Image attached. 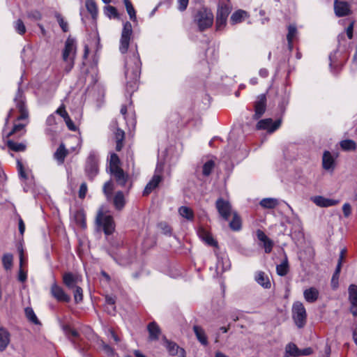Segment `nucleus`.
<instances>
[{
  "label": "nucleus",
  "mask_w": 357,
  "mask_h": 357,
  "mask_svg": "<svg viewBox=\"0 0 357 357\" xmlns=\"http://www.w3.org/2000/svg\"><path fill=\"white\" fill-rule=\"evenodd\" d=\"M255 281L265 289H269L271 286L269 278L267 274L263 271H257L255 275Z\"/></svg>",
  "instance_id": "nucleus-23"
},
{
  "label": "nucleus",
  "mask_w": 357,
  "mask_h": 357,
  "mask_svg": "<svg viewBox=\"0 0 357 357\" xmlns=\"http://www.w3.org/2000/svg\"><path fill=\"white\" fill-rule=\"evenodd\" d=\"M113 203L115 208L118 210H121L126 204L125 195L121 191L116 192L114 198Z\"/></svg>",
  "instance_id": "nucleus-30"
},
{
  "label": "nucleus",
  "mask_w": 357,
  "mask_h": 357,
  "mask_svg": "<svg viewBox=\"0 0 357 357\" xmlns=\"http://www.w3.org/2000/svg\"><path fill=\"white\" fill-rule=\"evenodd\" d=\"M106 334L109 338H112L116 343L120 342V338L115 334L112 328H108L106 331Z\"/></svg>",
  "instance_id": "nucleus-59"
},
{
  "label": "nucleus",
  "mask_w": 357,
  "mask_h": 357,
  "mask_svg": "<svg viewBox=\"0 0 357 357\" xmlns=\"http://www.w3.org/2000/svg\"><path fill=\"white\" fill-rule=\"evenodd\" d=\"M193 331L198 341L204 346L207 345L208 339L205 331L199 326H194Z\"/></svg>",
  "instance_id": "nucleus-29"
},
{
  "label": "nucleus",
  "mask_w": 357,
  "mask_h": 357,
  "mask_svg": "<svg viewBox=\"0 0 357 357\" xmlns=\"http://www.w3.org/2000/svg\"><path fill=\"white\" fill-rule=\"evenodd\" d=\"M215 167V162L212 160L206 161L202 167V174L205 176H208L211 174L212 170Z\"/></svg>",
  "instance_id": "nucleus-43"
},
{
  "label": "nucleus",
  "mask_w": 357,
  "mask_h": 357,
  "mask_svg": "<svg viewBox=\"0 0 357 357\" xmlns=\"http://www.w3.org/2000/svg\"><path fill=\"white\" fill-rule=\"evenodd\" d=\"M71 219L77 227H86V218L83 210L80 209L74 211L72 213Z\"/></svg>",
  "instance_id": "nucleus-21"
},
{
  "label": "nucleus",
  "mask_w": 357,
  "mask_h": 357,
  "mask_svg": "<svg viewBox=\"0 0 357 357\" xmlns=\"http://www.w3.org/2000/svg\"><path fill=\"white\" fill-rule=\"evenodd\" d=\"M63 331L66 335H67L69 338H70L71 341L74 342V340L77 338L79 337L78 332L72 328L68 325H64L63 326Z\"/></svg>",
  "instance_id": "nucleus-39"
},
{
  "label": "nucleus",
  "mask_w": 357,
  "mask_h": 357,
  "mask_svg": "<svg viewBox=\"0 0 357 357\" xmlns=\"http://www.w3.org/2000/svg\"><path fill=\"white\" fill-rule=\"evenodd\" d=\"M26 126V123H18L15 124L13 129L7 134V137H10L11 135L17 133V132L22 131L20 135H23L25 132L24 128Z\"/></svg>",
  "instance_id": "nucleus-52"
},
{
  "label": "nucleus",
  "mask_w": 357,
  "mask_h": 357,
  "mask_svg": "<svg viewBox=\"0 0 357 357\" xmlns=\"http://www.w3.org/2000/svg\"><path fill=\"white\" fill-rule=\"evenodd\" d=\"M214 20L213 14L210 9L203 8L198 10L195 16L194 22L199 31H204L211 26Z\"/></svg>",
  "instance_id": "nucleus-3"
},
{
  "label": "nucleus",
  "mask_w": 357,
  "mask_h": 357,
  "mask_svg": "<svg viewBox=\"0 0 357 357\" xmlns=\"http://www.w3.org/2000/svg\"><path fill=\"white\" fill-rule=\"evenodd\" d=\"M289 271V266L287 259L286 258L280 264L276 266L277 273L280 276H284L287 274Z\"/></svg>",
  "instance_id": "nucleus-41"
},
{
  "label": "nucleus",
  "mask_w": 357,
  "mask_h": 357,
  "mask_svg": "<svg viewBox=\"0 0 357 357\" xmlns=\"http://www.w3.org/2000/svg\"><path fill=\"white\" fill-rule=\"evenodd\" d=\"M166 348L172 356H178V357H185V351L180 348L176 343L167 341Z\"/></svg>",
  "instance_id": "nucleus-22"
},
{
  "label": "nucleus",
  "mask_w": 357,
  "mask_h": 357,
  "mask_svg": "<svg viewBox=\"0 0 357 357\" xmlns=\"http://www.w3.org/2000/svg\"><path fill=\"white\" fill-rule=\"evenodd\" d=\"M7 145L8 148L14 151H24L26 149V145L22 143L15 142L12 140H8Z\"/></svg>",
  "instance_id": "nucleus-44"
},
{
  "label": "nucleus",
  "mask_w": 357,
  "mask_h": 357,
  "mask_svg": "<svg viewBox=\"0 0 357 357\" xmlns=\"http://www.w3.org/2000/svg\"><path fill=\"white\" fill-rule=\"evenodd\" d=\"M263 243L265 252L266 253H270L272 250L273 245V241L268 238L265 241H263Z\"/></svg>",
  "instance_id": "nucleus-60"
},
{
  "label": "nucleus",
  "mask_w": 357,
  "mask_h": 357,
  "mask_svg": "<svg viewBox=\"0 0 357 357\" xmlns=\"http://www.w3.org/2000/svg\"><path fill=\"white\" fill-rule=\"evenodd\" d=\"M24 312L26 317L27 319L31 323L38 325L40 324V321H38L35 312H33L31 307H27L24 309Z\"/></svg>",
  "instance_id": "nucleus-40"
},
{
  "label": "nucleus",
  "mask_w": 357,
  "mask_h": 357,
  "mask_svg": "<svg viewBox=\"0 0 357 357\" xmlns=\"http://www.w3.org/2000/svg\"><path fill=\"white\" fill-rule=\"evenodd\" d=\"M233 218L231 221L229 222L230 228L234 231H239L241 229V220L239 215L236 212H234L231 214Z\"/></svg>",
  "instance_id": "nucleus-36"
},
{
  "label": "nucleus",
  "mask_w": 357,
  "mask_h": 357,
  "mask_svg": "<svg viewBox=\"0 0 357 357\" xmlns=\"http://www.w3.org/2000/svg\"><path fill=\"white\" fill-rule=\"evenodd\" d=\"M197 235L200 239L211 246H217V242L213 239L211 234L205 229L200 227L197 230Z\"/></svg>",
  "instance_id": "nucleus-20"
},
{
  "label": "nucleus",
  "mask_w": 357,
  "mask_h": 357,
  "mask_svg": "<svg viewBox=\"0 0 357 357\" xmlns=\"http://www.w3.org/2000/svg\"><path fill=\"white\" fill-rule=\"evenodd\" d=\"M341 148L344 151L355 150L356 145L354 141L351 139H345L340 142Z\"/></svg>",
  "instance_id": "nucleus-47"
},
{
  "label": "nucleus",
  "mask_w": 357,
  "mask_h": 357,
  "mask_svg": "<svg viewBox=\"0 0 357 357\" xmlns=\"http://www.w3.org/2000/svg\"><path fill=\"white\" fill-rule=\"evenodd\" d=\"M349 301L351 303V312L357 317V286L351 284L349 287Z\"/></svg>",
  "instance_id": "nucleus-18"
},
{
  "label": "nucleus",
  "mask_w": 357,
  "mask_h": 357,
  "mask_svg": "<svg viewBox=\"0 0 357 357\" xmlns=\"http://www.w3.org/2000/svg\"><path fill=\"white\" fill-rule=\"evenodd\" d=\"M87 192V186L85 183L81 184L79 190V197L81 199H84Z\"/></svg>",
  "instance_id": "nucleus-61"
},
{
  "label": "nucleus",
  "mask_w": 357,
  "mask_h": 357,
  "mask_svg": "<svg viewBox=\"0 0 357 357\" xmlns=\"http://www.w3.org/2000/svg\"><path fill=\"white\" fill-rule=\"evenodd\" d=\"M266 98L264 94L258 96L257 100L255 105V115L254 118L259 119L266 110Z\"/></svg>",
  "instance_id": "nucleus-14"
},
{
  "label": "nucleus",
  "mask_w": 357,
  "mask_h": 357,
  "mask_svg": "<svg viewBox=\"0 0 357 357\" xmlns=\"http://www.w3.org/2000/svg\"><path fill=\"white\" fill-rule=\"evenodd\" d=\"M85 4L87 10L90 13L92 17L96 18L98 15V8L96 2L93 0H86Z\"/></svg>",
  "instance_id": "nucleus-38"
},
{
  "label": "nucleus",
  "mask_w": 357,
  "mask_h": 357,
  "mask_svg": "<svg viewBox=\"0 0 357 357\" xmlns=\"http://www.w3.org/2000/svg\"><path fill=\"white\" fill-rule=\"evenodd\" d=\"M158 168L156 169V173L153 175L151 180L146 184L144 191L143 195L147 196L149 195L154 189H155L160 181H162V177L160 174L157 173Z\"/></svg>",
  "instance_id": "nucleus-16"
},
{
  "label": "nucleus",
  "mask_w": 357,
  "mask_h": 357,
  "mask_svg": "<svg viewBox=\"0 0 357 357\" xmlns=\"http://www.w3.org/2000/svg\"><path fill=\"white\" fill-rule=\"evenodd\" d=\"M77 45L73 38H68L63 51V59L66 62L65 70L68 73L74 66Z\"/></svg>",
  "instance_id": "nucleus-2"
},
{
  "label": "nucleus",
  "mask_w": 357,
  "mask_h": 357,
  "mask_svg": "<svg viewBox=\"0 0 357 357\" xmlns=\"http://www.w3.org/2000/svg\"><path fill=\"white\" fill-rule=\"evenodd\" d=\"M104 13L106 16L109 18H116L118 17L117 10L115 7L112 6H107L105 7Z\"/></svg>",
  "instance_id": "nucleus-51"
},
{
  "label": "nucleus",
  "mask_w": 357,
  "mask_h": 357,
  "mask_svg": "<svg viewBox=\"0 0 357 357\" xmlns=\"http://www.w3.org/2000/svg\"><path fill=\"white\" fill-rule=\"evenodd\" d=\"M292 317L296 325L298 328L304 326L306 322V310L303 304L300 301H296L292 306Z\"/></svg>",
  "instance_id": "nucleus-5"
},
{
  "label": "nucleus",
  "mask_w": 357,
  "mask_h": 357,
  "mask_svg": "<svg viewBox=\"0 0 357 357\" xmlns=\"http://www.w3.org/2000/svg\"><path fill=\"white\" fill-rule=\"evenodd\" d=\"M110 172L114 176L119 185L124 186L126 185L128 180V176L125 174L121 168L110 171Z\"/></svg>",
  "instance_id": "nucleus-28"
},
{
  "label": "nucleus",
  "mask_w": 357,
  "mask_h": 357,
  "mask_svg": "<svg viewBox=\"0 0 357 357\" xmlns=\"http://www.w3.org/2000/svg\"><path fill=\"white\" fill-rule=\"evenodd\" d=\"M13 257L11 254L6 253L3 256L2 263L5 269L8 270L12 267Z\"/></svg>",
  "instance_id": "nucleus-48"
},
{
  "label": "nucleus",
  "mask_w": 357,
  "mask_h": 357,
  "mask_svg": "<svg viewBox=\"0 0 357 357\" xmlns=\"http://www.w3.org/2000/svg\"><path fill=\"white\" fill-rule=\"evenodd\" d=\"M113 191V184L112 181H107L104 184L103 186V192L107 197V199H110L112 197V193Z\"/></svg>",
  "instance_id": "nucleus-53"
},
{
  "label": "nucleus",
  "mask_w": 357,
  "mask_h": 357,
  "mask_svg": "<svg viewBox=\"0 0 357 357\" xmlns=\"http://www.w3.org/2000/svg\"><path fill=\"white\" fill-rule=\"evenodd\" d=\"M126 11L130 17V19L133 21H137V16L135 10L130 0H123Z\"/></svg>",
  "instance_id": "nucleus-37"
},
{
  "label": "nucleus",
  "mask_w": 357,
  "mask_h": 357,
  "mask_svg": "<svg viewBox=\"0 0 357 357\" xmlns=\"http://www.w3.org/2000/svg\"><path fill=\"white\" fill-rule=\"evenodd\" d=\"M127 113V107L123 105L121 108V114L123 116L124 119L126 121V123L131 127H134L135 126L136 121L133 114H131L129 118H128L126 115Z\"/></svg>",
  "instance_id": "nucleus-42"
},
{
  "label": "nucleus",
  "mask_w": 357,
  "mask_h": 357,
  "mask_svg": "<svg viewBox=\"0 0 357 357\" xmlns=\"http://www.w3.org/2000/svg\"><path fill=\"white\" fill-rule=\"evenodd\" d=\"M22 263H23V250H22V249H21V250H20V271H19L18 280L20 282H24L26 280L27 275H26V273L25 271H24L22 268Z\"/></svg>",
  "instance_id": "nucleus-45"
},
{
  "label": "nucleus",
  "mask_w": 357,
  "mask_h": 357,
  "mask_svg": "<svg viewBox=\"0 0 357 357\" xmlns=\"http://www.w3.org/2000/svg\"><path fill=\"white\" fill-rule=\"evenodd\" d=\"M158 227L165 234H171V228L165 222H161L158 225Z\"/></svg>",
  "instance_id": "nucleus-62"
},
{
  "label": "nucleus",
  "mask_w": 357,
  "mask_h": 357,
  "mask_svg": "<svg viewBox=\"0 0 357 357\" xmlns=\"http://www.w3.org/2000/svg\"><path fill=\"white\" fill-rule=\"evenodd\" d=\"M227 18L220 17L216 16V29L217 30H221L223 29L227 23Z\"/></svg>",
  "instance_id": "nucleus-58"
},
{
  "label": "nucleus",
  "mask_w": 357,
  "mask_h": 357,
  "mask_svg": "<svg viewBox=\"0 0 357 357\" xmlns=\"http://www.w3.org/2000/svg\"><path fill=\"white\" fill-rule=\"evenodd\" d=\"M132 33V28L131 24L129 22H125L121 32L119 45V50L122 54L128 51Z\"/></svg>",
  "instance_id": "nucleus-7"
},
{
  "label": "nucleus",
  "mask_w": 357,
  "mask_h": 357,
  "mask_svg": "<svg viewBox=\"0 0 357 357\" xmlns=\"http://www.w3.org/2000/svg\"><path fill=\"white\" fill-rule=\"evenodd\" d=\"M119 158L118 155L116 153H112L110 156V161H109V170H115L117 169H119Z\"/></svg>",
  "instance_id": "nucleus-50"
},
{
  "label": "nucleus",
  "mask_w": 357,
  "mask_h": 357,
  "mask_svg": "<svg viewBox=\"0 0 357 357\" xmlns=\"http://www.w3.org/2000/svg\"><path fill=\"white\" fill-rule=\"evenodd\" d=\"M259 204L264 208L273 209L279 204V202L275 198H264L260 201Z\"/></svg>",
  "instance_id": "nucleus-33"
},
{
  "label": "nucleus",
  "mask_w": 357,
  "mask_h": 357,
  "mask_svg": "<svg viewBox=\"0 0 357 357\" xmlns=\"http://www.w3.org/2000/svg\"><path fill=\"white\" fill-rule=\"evenodd\" d=\"M334 10L337 17H342L349 14L350 7L348 3L335 0L334 2Z\"/></svg>",
  "instance_id": "nucleus-15"
},
{
  "label": "nucleus",
  "mask_w": 357,
  "mask_h": 357,
  "mask_svg": "<svg viewBox=\"0 0 357 357\" xmlns=\"http://www.w3.org/2000/svg\"><path fill=\"white\" fill-rule=\"evenodd\" d=\"M50 291L52 296L58 301L68 302L70 300V296L55 282L52 284Z\"/></svg>",
  "instance_id": "nucleus-12"
},
{
  "label": "nucleus",
  "mask_w": 357,
  "mask_h": 357,
  "mask_svg": "<svg viewBox=\"0 0 357 357\" xmlns=\"http://www.w3.org/2000/svg\"><path fill=\"white\" fill-rule=\"evenodd\" d=\"M66 154L67 151L66 150L65 146L61 144L54 153V156L59 164H62L64 161Z\"/></svg>",
  "instance_id": "nucleus-35"
},
{
  "label": "nucleus",
  "mask_w": 357,
  "mask_h": 357,
  "mask_svg": "<svg viewBox=\"0 0 357 357\" xmlns=\"http://www.w3.org/2000/svg\"><path fill=\"white\" fill-rule=\"evenodd\" d=\"M300 349L294 343H289L286 347V354L291 356H299Z\"/></svg>",
  "instance_id": "nucleus-46"
},
{
  "label": "nucleus",
  "mask_w": 357,
  "mask_h": 357,
  "mask_svg": "<svg viewBox=\"0 0 357 357\" xmlns=\"http://www.w3.org/2000/svg\"><path fill=\"white\" fill-rule=\"evenodd\" d=\"M73 289H75V291H74V298H75V301L76 302H79V301H82V299H83V291H82V289L80 287L77 286Z\"/></svg>",
  "instance_id": "nucleus-55"
},
{
  "label": "nucleus",
  "mask_w": 357,
  "mask_h": 357,
  "mask_svg": "<svg viewBox=\"0 0 357 357\" xmlns=\"http://www.w3.org/2000/svg\"><path fill=\"white\" fill-rule=\"evenodd\" d=\"M141 65L137 49L130 50L125 63V76L127 80V89L129 91H134L137 86L141 73Z\"/></svg>",
  "instance_id": "nucleus-1"
},
{
  "label": "nucleus",
  "mask_w": 357,
  "mask_h": 357,
  "mask_svg": "<svg viewBox=\"0 0 357 357\" xmlns=\"http://www.w3.org/2000/svg\"><path fill=\"white\" fill-rule=\"evenodd\" d=\"M311 200L318 206L328 207L335 206L338 204L337 200L328 199L322 196H314L311 198Z\"/></svg>",
  "instance_id": "nucleus-19"
},
{
  "label": "nucleus",
  "mask_w": 357,
  "mask_h": 357,
  "mask_svg": "<svg viewBox=\"0 0 357 357\" xmlns=\"http://www.w3.org/2000/svg\"><path fill=\"white\" fill-rule=\"evenodd\" d=\"M337 155L332 154L328 151H325L322 156V167L328 172H333L335 168V160Z\"/></svg>",
  "instance_id": "nucleus-10"
},
{
  "label": "nucleus",
  "mask_w": 357,
  "mask_h": 357,
  "mask_svg": "<svg viewBox=\"0 0 357 357\" xmlns=\"http://www.w3.org/2000/svg\"><path fill=\"white\" fill-rule=\"evenodd\" d=\"M17 169H18V173L21 177L23 178H27V175L24 171V167L22 163L20 161H17Z\"/></svg>",
  "instance_id": "nucleus-63"
},
{
  "label": "nucleus",
  "mask_w": 357,
  "mask_h": 357,
  "mask_svg": "<svg viewBox=\"0 0 357 357\" xmlns=\"http://www.w3.org/2000/svg\"><path fill=\"white\" fill-rule=\"evenodd\" d=\"M96 221L99 226L102 227L106 235H109L114 231V222L113 218L104 212L103 207L98 210Z\"/></svg>",
  "instance_id": "nucleus-4"
},
{
  "label": "nucleus",
  "mask_w": 357,
  "mask_h": 357,
  "mask_svg": "<svg viewBox=\"0 0 357 357\" xmlns=\"http://www.w3.org/2000/svg\"><path fill=\"white\" fill-rule=\"evenodd\" d=\"M215 206L220 215L225 220H228L229 217L234 213L229 202L225 200L222 198L217 199Z\"/></svg>",
  "instance_id": "nucleus-8"
},
{
  "label": "nucleus",
  "mask_w": 357,
  "mask_h": 357,
  "mask_svg": "<svg viewBox=\"0 0 357 357\" xmlns=\"http://www.w3.org/2000/svg\"><path fill=\"white\" fill-rule=\"evenodd\" d=\"M147 329L149 333V339L151 340H156L158 339L160 334V330L155 322L150 323L148 325Z\"/></svg>",
  "instance_id": "nucleus-31"
},
{
  "label": "nucleus",
  "mask_w": 357,
  "mask_h": 357,
  "mask_svg": "<svg viewBox=\"0 0 357 357\" xmlns=\"http://www.w3.org/2000/svg\"><path fill=\"white\" fill-rule=\"evenodd\" d=\"M281 125V120L273 121L271 119H265L259 121L257 125L259 130H266L269 132H273Z\"/></svg>",
  "instance_id": "nucleus-11"
},
{
  "label": "nucleus",
  "mask_w": 357,
  "mask_h": 357,
  "mask_svg": "<svg viewBox=\"0 0 357 357\" xmlns=\"http://www.w3.org/2000/svg\"><path fill=\"white\" fill-rule=\"evenodd\" d=\"M297 33H298V31H297V29L295 25L291 24L288 26V33L287 36V39L288 41L289 48L290 50L292 49L293 40L296 38Z\"/></svg>",
  "instance_id": "nucleus-34"
},
{
  "label": "nucleus",
  "mask_w": 357,
  "mask_h": 357,
  "mask_svg": "<svg viewBox=\"0 0 357 357\" xmlns=\"http://www.w3.org/2000/svg\"><path fill=\"white\" fill-rule=\"evenodd\" d=\"M105 301H106L107 305L109 306L112 311H114V310H115V306H114L115 298L112 296H106Z\"/></svg>",
  "instance_id": "nucleus-64"
},
{
  "label": "nucleus",
  "mask_w": 357,
  "mask_h": 357,
  "mask_svg": "<svg viewBox=\"0 0 357 357\" xmlns=\"http://www.w3.org/2000/svg\"><path fill=\"white\" fill-rule=\"evenodd\" d=\"M54 15L61 29L64 32H67L68 31V22L65 21L64 18L60 13H56Z\"/></svg>",
  "instance_id": "nucleus-49"
},
{
  "label": "nucleus",
  "mask_w": 357,
  "mask_h": 357,
  "mask_svg": "<svg viewBox=\"0 0 357 357\" xmlns=\"http://www.w3.org/2000/svg\"><path fill=\"white\" fill-rule=\"evenodd\" d=\"M15 102L16 103L17 108L20 113V115L17 118V119L19 121L26 119L29 116V113L25 105L23 92L20 89L17 91L15 98Z\"/></svg>",
  "instance_id": "nucleus-9"
},
{
  "label": "nucleus",
  "mask_w": 357,
  "mask_h": 357,
  "mask_svg": "<svg viewBox=\"0 0 357 357\" xmlns=\"http://www.w3.org/2000/svg\"><path fill=\"white\" fill-rule=\"evenodd\" d=\"M248 16L246 11L238 10L231 15L230 22L232 24H236L244 21Z\"/></svg>",
  "instance_id": "nucleus-25"
},
{
  "label": "nucleus",
  "mask_w": 357,
  "mask_h": 357,
  "mask_svg": "<svg viewBox=\"0 0 357 357\" xmlns=\"http://www.w3.org/2000/svg\"><path fill=\"white\" fill-rule=\"evenodd\" d=\"M303 296L307 302L314 303L319 297V291L314 287H310L304 291Z\"/></svg>",
  "instance_id": "nucleus-27"
},
{
  "label": "nucleus",
  "mask_w": 357,
  "mask_h": 357,
  "mask_svg": "<svg viewBox=\"0 0 357 357\" xmlns=\"http://www.w3.org/2000/svg\"><path fill=\"white\" fill-rule=\"evenodd\" d=\"M15 31L20 35H23L26 32V27L24 22L21 20H17L14 23Z\"/></svg>",
  "instance_id": "nucleus-54"
},
{
  "label": "nucleus",
  "mask_w": 357,
  "mask_h": 357,
  "mask_svg": "<svg viewBox=\"0 0 357 357\" xmlns=\"http://www.w3.org/2000/svg\"><path fill=\"white\" fill-rule=\"evenodd\" d=\"M231 264L227 257H218L216 264V272L222 273L230 268Z\"/></svg>",
  "instance_id": "nucleus-24"
},
{
  "label": "nucleus",
  "mask_w": 357,
  "mask_h": 357,
  "mask_svg": "<svg viewBox=\"0 0 357 357\" xmlns=\"http://www.w3.org/2000/svg\"><path fill=\"white\" fill-rule=\"evenodd\" d=\"M99 157L95 151H91L86 162L85 170L90 178H94L98 173Z\"/></svg>",
  "instance_id": "nucleus-6"
},
{
  "label": "nucleus",
  "mask_w": 357,
  "mask_h": 357,
  "mask_svg": "<svg viewBox=\"0 0 357 357\" xmlns=\"http://www.w3.org/2000/svg\"><path fill=\"white\" fill-rule=\"evenodd\" d=\"M231 10V3L228 0H220L218 3L216 16L227 18Z\"/></svg>",
  "instance_id": "nucleus-17"
},
{
  "label": "nucleus",
  "mask_w": 357,
  "mask_h": 357,
  "mask_svg": "<svg viewBox=\"0 0 357 357\" xmlns=\"http://www.w3.org/2000/svg\"><path fill=\"white\" fill-rule=\"evenodd\" d=\"M10 342V333L4 328H0V351H4Z\"/></svg>",
  "instance_id": "nucleus-26"
},
{
  "label": "nucleus",
  "mask_w": 357,
  "mask_h": 357,
  "mask_svg": "<svg viewBox=\"0 0 357 357\" xmlns=\"http://www.w3.org/2000/svg\"><path fill=\"white\" fill-rule=\"evenodd\" d=\"M56 114L60 115L64 120V121L67 119V118H70L68 116L66 107L64 105H61L56 110Z\"/></svg>",
  "instance_id": "nucleus-56"
},
{
  "label": "nucleus",
  "mask_w": 357,
  "mask_h": 357,
  "mask_svg": "<svg viewBox=\"0 0 357 357\" xmlns=\"http://www.w3.org/2000/svg\"><path fill=\"white\" fill-rule=\"evenodd\" d=\"M56 114L60 115L64 120V121L67 119V118H70L68 116L66 107L64 105H61L56 110Z\"/></svg>",
  "instance_id": "nucleus-57"
},
{
  "label": "nucleus",
  "mask_w": 357,
  "mask_h": 357,
  "mask_svg": "<svg viewBox=\"0 0 357 357\" xmlns=\"http://www.w3.org/2000/svg\"><path fill=\"white\" fill-rule=\"evenodd\" d=\"M179 215L188 221L194 220V212L192 208L186 206H182L178 208Z\"/></svg>",
  "instance_id": "nucleus-32"
},
{
  "label": "nucleus",
  "mask_w": 357,
  "mask_h": 357,
  "mask_svg": "<svg viewBox=\"0 0 357 357\" xmlns=\"http://www.w3.org/2000/svg\"><path fill=\"white\" fill-rule=\"evenodd\" d=\"M81 281V277L77 274L66 273L63 275V284L69 289H74Z\"/></svg>",
  "instance_id": "nucleus-13"
}]
</instances>
